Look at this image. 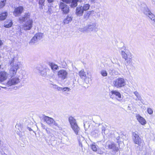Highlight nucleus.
<instances>
[{"label": "nucleus", "instance_id": "nucleus-1", "mask_svg": "<svg viewBox=\"0 0 155 155\" xmlns=\"http://www.w3.org/2000/svg\"><path fill=\"white\" fill-rule=\"evenodd\" d=\"M30 14L29 12L25 13L18 18V22L23 25L25 30H29L32 27L33 21L30 18Z\"/></svg>", "mask_w": 155, "mask_h": 155}, {"label": "nucleus", "instance_id": "nucleus-2", "mask_svg": "<svg viewBox=\"0 0 155 155\" xmlns=\"http://www.w3.org/2000/svg\"><path fill=\"white\" fill-rule=\"evenodd\" d=\"M11 68L10 70V74L15 75L18 69L21 67V64L15 58H13L10 63Z\"/></svg>", "mask_w": 155, "mask_h": 155}, {"label": "nucleus", "instance_id": "nucleus-3", "mask_svg": "<svg viewBox=\"0 0 155 155\" xmlns=\"http://www.w3.org/2000/svg\"><path fill=\"white\" fill-rule=\"evenodd\" d=\"M68 120L71 128L75 133L78 135L79 132L80 128L77 125L76 120L73 117L70 116L68 118Z\"/></svg>", "mask_w": 155, "mask_h": 155}, {"label": "nucleus", "instance_id": "nucleus-4", "mask_svg": "<svg viewBox=\"0 0 155 155\" xmlns=\"http://www.w3.org/2000/svg\"><path fill=\"white\" fill-rule=\"evenodd\" d=\"M113 84L117 88H121L126 85V82L123 78H119L113 81Z\"/></svg>", "mask_w": 155, "mask_h": 155}, {"label": "nucleus", "instance_id": "nucleus-5", "mask_svg": "<svg viewBox=\"0 0 155 155\" xmlns=\"http://www.w3.org/2000/svg\"><path fill=\"white\" fill-rule=\"evenodd\" d=\"M15 75L13 74L10 75L11 76V79L9 80L7 82V84L9 86L12 85H15L19 83L21 81V80L19 78V76H15Z\"/></svg>", "mask_w": 155, "mask_h": 155}, {"label": "nucleus", "instance_id": "nucleus-6", "mask_svg": "<svg viewBox=\"0 0 155 155\" xmlns=\"http://www.w3.org/2000/svg\"><path fill=\"white\" fill-rule=\"evenodd\" d=\"M110 97L114 99L116 98L117 100L119 101H121L122 100L120 93L118 91L115 90L111 91L109 94Z\"/></svg>", "mask_w": 155, "mask_h": 155}, {"label": "nucleus", "instance_id": "nucleus-7", "mask_svg": "<svg viewBox=\"0 0 155 155\" xmlns=\"http://www.w3.org/2000/svg\"><path fill=\"white\" fill-rule=\"evenodd\" d=\"M68 75V72L64 69H61L58 71L57 72V76L58 78L61 80H64L67 78Z\"/></svg>", "mask_w": 155, "mask_h": 155}, {"label": "nucleus", "instance_id": "nucleus-8", "mask_svg": "<svg viewBox=\"0 0 155 155\" xmlns=\"http://www.w3.org/2000/svg\"><path fill=\"white\" fill-rule=\"evenodd\" d=\"M43 119L44 121L48 124L51 125L53 124L59 128V125L52 118L44 115L43 116Z\"/></svg>", "mask_w": 155, "mask_h": 155}, {"label": "nucleus", "instance_id": "nucleus-9", "mask_svg": "<svg viewBox=\"0 0 155 155\" xmlns=\"http://www.w3.org/2000/svg\"><path fill=\"white\" fill-rule=\"evenodd\" d=\"M43 34L41 33L36 34L32 38L29 42V44L31 45H33L36 43L38 40L41 39L42 37Z\"/></svg>", "mask_w": 155, "mask_h": 155}, {"label": "nucleus", "instance_id": "nucleus-10", "mask_svg": "<svg viewBox=\"0 0 155 155\" xmlns=\"http://www.w3.org/2000/svg\"><path fill=\"white\" fill-rule=\"evenodd\" d=\"M133 140L134 143L139 145V148H140V144L142 143V140L139 135L136 132L133 133Z\"/></svg>", "mask_w": 155, "mask_h": 155}, {"label": "nucleus", "instance_id": "nucleus-11", "mask_svg": "<svg viewBox=\"0 0 155 155\" xmlns=\"http://www.w3.org/2000/svg\"><path fill=\"white\" fill-rule=\"evenodd\" d=\"M105 147L106 149H112L116 151H117L119 150L118 147L116 146L114 143L110 141H108L106 143Z\"/></svg>", "mask_w": 155, "mask_h": 155}, {"label": "nucleus", "instance_id": "nucleus-12", "mask_svg": "<svg viewBox=\"0 0 155 155\" xmlns=\"http://www.w3.org/2000/svg\"><path fill=\"white\" fill-rule=\"evenodd\" d=\"M59 8L64 14H67L69 12V6L63 2H61L60 3Z\"/></svg>", "mask_w": 155, "mask_h": 155}, {"label": "nucleus", "instance_id": "nucleus-13", "mask_svg": "<svg viewBox=\"0 0 155 155\" xmlns=\"http://www.w3.org/2000/svg\"><path fill=\"white\" fill-rule=\"evenodd\" d=\"M82 0H61L63 2L67 4L71 3V8H74L77 5L78 2H81Z\"/></svg>", "mask_w": 155, "mask_h": 155}, {"label": "nucleus", "instance_id": "nucleus-14", "mask_svg": "<svg viewBox=\"0 0 155 155\" xmlns=\"http://www.w3.org/2000/svg\"><path fill=\"white\" fill-rule=\"evenodd\" d=\"M79 75L80 77L83 79H84L85 81L88 78L90 79V82L92 80V77L91 75L88 76L87 77H86V75L85 72L84 71V70H81L79 72Z\"/></svg>", "mask_w": 155, "mask_h": 155}, {"label": "nucleus", "instance_id": "nucleus-15", "mask_svg": "<svg viewBox=\"0 0 155 155\" xmlns=\"http://www.w3.org/2000/svg\"><path fill=\"white\" fill-rule=\"evenodd\" d=\"M120 50L122 58L125 60L127 59V55H129V53H130L128 50L126 49L125 47H123Z\"/></svg>", "mask_w": 155, "mask_h": 155}, {"label": "nucleus", "instance_id": "nucleus-16", "mask_svg": "<svg viewBox=\"0 0 155 155\" xmlns=\"http://www.w3.org/2000/svg\"><path fill=\"white\" fill-rule=\"evenodd\" d=\"M23 10V8L22 6H19L16 8L13 12V14L15 16H18L21 14Z\"/></svg>", "mask_w": 155, "mask_h": 155}, {"label": "nucleus", "instance_id": "nucleus-17", "mask_svg": "<svg viewBox=\"0 0 155 155\" xmlns=\"http://www.w3.org/2000/svg\"><path fill=\"white\" fill-rule=\"evenodd\" d=\"M8 74L5 71L0 72V83L6 80L8 77Z\"/></svg>", "mask_w": 155, "mask_h": 155}, {"label": "nucleus", "instance_id": "nucleus-18", "mask_svg": "<svg viewBox=\"0 0 155 155\" xmlns=\"http://www.w3.org/2000/svg\"><path fill=\"white\" fill-rule=\"evenodd\" d=\"M136 117L138 122L142 125H145L147 123L145 119L139 114L136 116Z\"/></svg>", "mask_w": 155, "mask_h": 155}, {"label": "nucleus", "instance_id": "nucleus-19", "mask_svg": "<svg viewBox=\"0 0 155 155\" xmlns=\"http://www.w3.org/2000/svg\"><path fill=\"white\" fill-rule=\"evenodd\" d=\"M141 10L143 13L147 16L151 12L147 6L145 4L142 5Z\"/></svg>", "mask_w": 155, "mask_h": 155}, {"label": "nucleus", "instance_id": "nucleus-20", "mask_svg": "<svg viewBox=\"0 0 155 155\" xmlns=\"http://www.w3.org/2000/svg\"><path fill=\"white\" fill-rule=\"evenodd\" d=\"M84 11L82 6H78L77 7L75 13L78 16H81L82 15Z\"/></svg>", "mask_w": 155, "mask_h": 155}, {"label": "nucleus", "instance_id": "nucleus-21", "mask_svg": "<svg viewBox=\"0 0 155 155\" xmlns=\"http://www.w3.org/2000/svg\"><path fill=\"white\" fill-rule=\"evenodd\" d=\"M37 69L40 71V74L42 76L45 77L47 75L48 72H49L50 70L48 69L44 68L42 70L39 69L38 67L37 68Z\"/></svg>", "mask_w": 155, "mask_h": 155}, {"label": "nucleus", "instance_id": "nucleus-22", "mask_svg": "<svg viewBox=\"0 0 155 155\" xmlns=\"http://www.w3.org/2000/svg\"><path fill=\"white\" fill-rule=\"evenodd\" d=\"M96 26V23H91L87 25L88 32L92 31L94 29Z\"/></svg>", "mask_w": 155, "mask_h": 155}, {"label": "nucleus", "instance_id": "nucleus-23", "mask_svg": "<svg viewBox=\"0 0 155 155\" xmlns=\"http://www.w3.org/2000/svg\"><path fill=\"white\" fill-rule=\"evenodd\" d=\"M73 17L71 15H68L67 16L66 18L64 19L63 23L64 24H67L69 22H71L72 20Z\"/></svg>", "mask_w": 155, "mask_h": 155}, {"label": "nucleus", "instance_id": "nucleus-24", "mask_svg": "<svg viewBox=\"0 0 155 155\" xmlns=\"http://www.w3.org/2000/svg\"><path fill=\"white\" fill-rule=\"evenodd\" d=\"M12 25V21L11 20H8L5 21L4 26L5 28H8L11 27Z\"/></svg>", "mask_w": 155, "mask_h": 155}, {"label": "nucleus", "instance_id": "nucleus-25", "mask_svg": "<svg viewBox=\"0 0 155 155\" xmlns=\"http://www.w3.org/2000/svg\"><path fill=\"white\" fill-rule=\"evenodd\" d=\"M97 151L98 153L100 154H106L107 153V151L104 148L98 149Z\"/></svg>", "mask_w": 155, "mask_h": 155}, {"label": "nucleus", "instance_id": "nucleus-26", "mask_svg": "<svg viewBox=\"0 0 155 155\" xmlns=\"http://www.w3.org/2000/svg\"><path fill=\"white\" fill-rule=\"evenodd\" d=\"M8 13L6 12H2L0 14V20H3L6 18Z\"/></svg>", "mask_w": 155, "mask_h": 155}, {"label": "nucleus", "instance_id": "nucleus-27", "mask_svg": "<svg viewBox=\"0 0 155 155\" xmlns=\"http://www.w3.org/2000/svg\"><path fill=\"white\" fill-rule=\"evenodd\" d=\"M124 137L125 136L124 135L121 134L120 136H118L116 138L117 142L118 143L119 145L122 144L123 143L121 140L120 139V138H121L124 139Z\"/></svg>", "mask_w": 155, "mask_h": 155}, {"label": "nucleus", "instance_id": "nucleus-28", "mask_svg": "<svg viewBox=\"0 0 155 155\" xmlns=\"http://www.w3.org/2000/svg\"><path fill=\"white\" fill-rule=\"evenodd\" d=\"M100 131L98 129H96L93 131L92 133V135L94 137H97L99 134Z\"/></svg>", "mask_w": 155, "mask_h": 155}, {"label": "nucleus", "instance_id": "nucleus-29", "mask_svg": "<svg viewBox=\"0 0 155 155\" xmlns=\"http://www.w3.org/2000/svg\"><path fill=\"white\" fill-rule=\"evenodd\" d=\"M49 65L51 67V69L54 70H57L58 69V66L56 64L53 63H51L49 64Z\"/></svg>", "mask_w": 155, "mask_h": 155}, {"label": "nucleus", "instance_id": "nucleus-30", "mask_svg": "<svg viewBox=\"0 0 155 155\" xmlns=\"http://www.w3.org/2000/svg\"><path fill=\"white\" fill-rule=\"evenodd\" d=\"M78 30L79 31L83 33L88 32V30L87 26L84 27L80 28H79Z\"/></svg>", "mask_w": 155, "mask_h": 155}, {"label": "nucleus", "instance_id": "nucleus-31", "mask_svg": "<svg viewBox=\"0 0 155 155\" xmlns=\"http://www.w3.org/2000/svg\"><path fill=\"white\" fill-rule=\"evenodd\" d=\"M45 130L46 132L48 134H49L52 137L54 136L53 134L55 133V132L54 131L49 128H47Z\"/></svg>", "mask_w": 155, "mask_h": 155}, {"label": "nucleus", "instance_id": "nucleus-32", "mask_svg": "<svg viewBox=\"0 0 155 155\" xmlns=\"http://www.w3.org/2000/svg\"><path fill=\"white\" fill-rule=\"evenodd\" d=\"M147 16L148 17L154 22H155V16L151 12Z\"/></svg>", "mask_w": 155, "mask_h": 155}, {"label": "nucleus", "instance_id": "nucleus-33", "mask_svg": "<svg viewBox=\"0 0 155 155\" xmlns=\"http://www.w3.org/2000/svg\"><path fill=\"white\" fill-rule=\"evenodd\" d=\"M91 12H87L84 14L83 18L85 20H87L89 18Z\"/></svg>", "mask_w": 155, "mask_h": 155}, {"label": "nucleus", "instance_id": "nucleus-34", "mask_svg": "<svg viewBox=\"0 0 155 155\" xmlns=\"http://www.w3.org/2000/svg\"><path fill=\"white\" fill-rule=\"evenodd\" d=\"M139 153H141L143 155H145L147 153V150L144 146H142V148L140 150Z\"/></svg>", "mask_w": 155, "mask_h": 155}, {"label": "nucleus", "instance_id": "nucleus-35", "mask_svg": "<svg viewBox=\"0 0 155 155\" xmlns=\"http://www.w3.org/2000/svg\"><path fill=\"white\" fill-rule=\"evenodd\" d=\"M45 0H39L38 3L39 5V7L40 9H43V6L44 5V2Z\"/></svg>", "mask_w": 155, "mask_h": 155}, {"label": "nucleus", "instance_id": "nucleus-36", "mask_svg": "<svg viewBox=\"0 0 155 155\" xmlns=\"http://www.w3.org/2000/svg\"><path fill=\"white\" fill-rule=\"evenodd\" d=\"M90 7V5L88 4H86L84 5L83 6H82V8L83 9L84 11H86L88 10Z\"/></svg>", "mask_w": 155, "mask_h": 155}, {"label": "nucleus", "instance_id": "nucleus-37", "mask_svg": "<svg viewBox=\"0 0 155 155\" xmlns=\"http://www.w3.org/2000/svg\"><path fill=\"white\" fill-rule=\"evenodd\" d=\"M79 135L77 137L78 141L80 142H82L83 141H84V138L82 137V136L81 135H80L79 134H78L77 135Z\"/></svg>", "mask_w": 155, "mask_h": 155}, {"label": "nucleus", "instance_id": "nucleus-38", "mask_svg": "<svg viewBox=\"0 0 155 155\" xmlns=\"http://www.w3.org/2000/svg\"><path fill=\"white\" fill-rule=\"evenodd\" d=\"M125 60L126 61L125 64L126 65L127 64V65H128L132 62V60L131 58H127V59Z\"/></svg>", "mask_w": 155, "mask_h": 155}, {"label": "nucleus", "instance_id": "nucleus-39", "mask_svg": "<svg viewBox=\"0 0 155 155\" xmlns=\"http://www.w3.org/2000/svg\"><path fill=\"white\" fill-rule=\"evenodd\" d=\"M101 75L103 77H105L107 76V73L106 71L104 70H102L100 72Z\"/></svg>", "mask_w": 155, "mask_h": 155}, {"label": "nucleus", "instance_id": "nucleus-40", "mask_svg": "<svg viewBox=\"0 0 155 155\" xmlns=\"http://www.w3.org/2000/svg\"><path fill=\"white\" fill-rule=\"evenodd\" d=\"M102 129V133L103 134H107V133H106L105 132H106L107 130L106 129L105 127L103 126L101 128Z\"/></svg>", "mask_w": 155, "mask_h": 155}, {"label": "nucleus", "instance_id": "nucleus-41", "mask_svg": "<svg viewBox=\"0 0 155 155\" xmlns=\"http://www.w3.org/2000/svg\"><path fill=\"white\" fill-rule=\"evenodd\" d=\"M71 90V89L68 87H64L62 88V90L63 92H67Z\"/></svg>", "mask_w": 155, "mask_h": 155}, {"label": "nucleus", "instance_id": "nucleus-42", "mask_svg": "<svg viewBox=\"0 0 155 155\" xmlns=\"http://www.w3.org/2000/svg\"><path fill=\"white\" fill-rule=\"evenodd\" d=\"M136 97L137 98L135 99V100L136 101H142L143 100L142 99V97H141V96L140 95V94L137 95Z\"/></svg>", "mask_w": 155, "mask_h": 155}, {"label": "nucleus", "instance_id": "nucleus-43", "mask_svg": "<svg viewBox=\"0 0 155 155\" xmlns=\"http://www.w3.org/2000/svg\"><path fill=\"white\" fill-rule=\"evenodd\" d=\"M91 147V149L93 150V151H97V149L95 145L94 144V143L92 144Z\"/></svg>", "mask_w": 155, "mask_h": 155}, {"label": "nucleus", "instance_id": "nucleus-44", "mask_svg": "<svg viewBox=\"0 0 155 155\" xmlns=\"http://www.w3.org/2000/svg\"><path fill=\"white\" fill-rule=\"evenodd\" d=\"M69 78H70L71 80L74 79L75 78V76L74 73H71L69 75Z\"/></svg>", "mask_w": 155, "mask_h": 155}, {"label": "nucleus", "instance_id": "nucleus-45", "mask_svg": "<svg viewBox=\"0 0 155 155\" xmlns=\"http://www.w3.org/2000/svg\"><path fill=\"white\" fill-rule=\"evenodd\" d=\"M147 112L150 114H152L153 112L152 109L150 108H147Z\"/></svg>", "mask_w": 155, "mask_h": 155}, {"label": "nucleus", "instance_id": "nucleus-46", "mask_svg": "<svg viewBox=\"0 0 155 155\" xmlns=\"http://www.w3.org/2000/svg\"><path fill=\"white\" fill-rule=\"evenodd\" d=\"M5 4V3L4 2L1 1L0 2V9L3 7Z\"/></svg>", "mask_w": 155, "mask_h": 155}, {"label": "nucleus", "instance_id": "nucleus-47", "mask_svg": "<svg viewBox=\"0 0 155 155\" xmlns=\"http://www.w3.org/2000/svg\"><path fill=\"white\" fill-rule=\"evenodd\" d=\"M41 127H42V128L44 129H45L46 130V129L47 128H46V126L44 124H43L42 123L41 124Z\"/></svg>", "mask_w": 155, "mask_h": 155}, {"label": "nucleus", "instance_id": "nucleus-48", "mask_svg": "<svg viewBox=\"0 0 155 155\" xmlns=\"http://www.w3.org/2000/svg\"><path fill=\"white\" fill-rule=\"evenodd\" d=\"M57 89L58 91H62V88L63 87H58V86L57 87Z\"/></svg>", "mask_w": 155, "mask_h": 155}, {"label": "nucleus", "instance_id": "nucleus-49", "mask_svg": "<svg viewBox=\"0 0 155 155\" xmlns=\"http://www.w3.org/2000/svg\"><path fill=\"white\" fill-rule=\"evenodd\" d=\"M134 94L136 96L140 94L139 93L136 91L134 92Z\"/></svg>", "mask_w": 155, "mask_h": 155}, {"label": "nucleus", "instance_id": "nucleus-50", "mask_svg": "<svg viewBox=\"0 0 155 155\" xmlns=\"http://www.w3.org/2000/svg\"><path fill=\"white\" fill-rule=\"evenodd\" d=\"M113 69H112L111 70V69H110V70L109 71V73L110 74L112 75L113 74Z\"/></svg>", "mask_w": 155, "mask_h": 155}, {"label": "nucleus", "instance_id": "nucleus-51", "mask_svg": "<svg viewBox=\"0 0 155 155\" xmlns=\"http://www.w3.org/2000/svg\"><path fill=\"white\" fill-rule=\"evenodd\" d=\"M48 3H52L53 2L54 0H47Z\"/></svg>", "mask_w": 155, "mask_h": 155}, {"label": "nucleus", "instance_id": "nucleus-52", "mask_svg": "<svg viewBox=\"0 0 155 155\" xmlns=\"http://www.w3.org/2000/svg\"><path fill=\"white\" fill-rule=\"evenodd\" d=\"M79 143V145L80 146H81V147H82V142H80V141H78Z\"/></svg>", "mask_w": 155, "mask_h": 155}, {"label": "nucleus", "instance_id": "nucleus-53", "mask_svg": "<svg viewBox=\"0 0 155 155\" xmlns=\"http://www.w3.org/2000/svg\"><path fill=\"white\" fill-rule=\"evenodd\" d=\"M48 77L50 78H52L53 77V76H54V74H51L50 75H48Z\"/></svg>", "mask_w": 155, "mask_h": 155}, {"label": "nucleus", "instance_id": "nucleus-54", "mask_svg": "<svg viewBox=\"0 0 155 155\" xmlns=\"http://www.w3.org/2000/svg\"><path fill=\"white\" fill-rule=\"evenodd\" d=\"M90 1L92 2L95 3L98 0H90Z\"/></svg>", "mask_w": 155, "mask_h": 155}, {"label": "nucleus", "instance_id": "nucleus-55", "mask_svg": "<svg viewBox=\"0 0 155 155\" xmlns=\"http://www.w3.org/2000/svg\"><path fill=\"white\" fill-rule=\"evenodd\" d=\"M53 88L54 89H57V87H58V86L55 85V84H54V85H53Z\"/></svg>", "mask_w": 155, "mask_h": 155}, {"label": "nucleus", "instance_id": "nucleus-56", "mask_svg": "<svg viewBox=\"0 0 155 155\" xmlns=\"http://www.w3.org/2000/svg\"><path fill=\"white\" fill-rule=\"evenodd\" d=\"M27 129L30 131L32 130L31 129V128L29 127H27Z\"/></svg>", "mask_w": 155, "mask_h": 155}, {"label": "nucleus", "instance_id": "nucleus-57", "mask_svg": "<svg viewBox=\"0 0 155 155\" xmlns=\"http://www.w3.org/2000/svg\"><path fill=\"white\" fill-rule=\"evenodd\" d=\"M2 41L0 40V46L2 44Z\"/></svg>", "mask_w": 155, "mask_h": 155}, {"label": "nucleus", "instance_id": "nucleus-58", "mask_svg": "<svg viewBox=\"0 0 155 155\" xmlns=\"http://www.w3.org/2000/svg\"><path fill=\"white\" fill-rule=\"evenodd\" d=\"M6 0H2V2H5V3L6 2Z\"/></svg>", "mask_w": 155, "mask_h": 155}, {"label": "nucleus", "instance_id": "nucleus-59", "mask_svg": "<svg viewBox=\"0 0 155 155\" xmlns=\"http://www.w3.org/2000/svg\"><path fill=\"white\" fill-rule=\"evenodd\" d=\"M1 68V65H0V69Z\"/></svg>", "mask_w": 155, "mask_h": 155}, {"label": "nucleus", "instance_id": "nucleus-60", "mask_svg": "<svg viewBox=\"0 0 155 155\" xmlns=\"http://www.w3.org/2000/svg\"><path fill=\"white\" fill-rule=\"evenodd\" d=\"M90 83V82L89 81H88V82H87V83Z\"/></svg>", "mask_w": 155, "mask_h": 155}, {"label": "nucleus", "instance_id": "nucleus-61", "mask_svg": "<svg viewBox=\"0 0 155 155\" xmlns=\"http://www.w3.org/2000/svg\"><path fill=\"white\" fill-rule=\"evenodd\" d=\"M154 4H155V1L154 2Z\"/></svg>", "mask_w": 155, "mask_h": 155}]
</instances>
